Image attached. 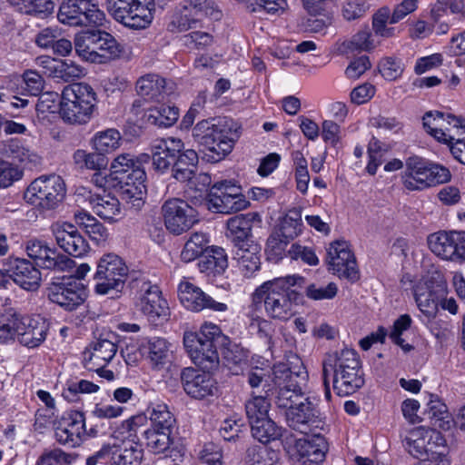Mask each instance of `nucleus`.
<instances>
[{"label":"nucleus","instance_id":"3","mask_svg":"<svg viewBox=\"0 0 465 465\" xmlns=\"http://www.w3.org/2000/svg\"><path fill=\"white\" fill-rule=\"evenodd\" d=\"M96 94L85 83L65 86L61 94L60 114L69 124H87L96 111Z\"/></svg>","mask_w":465,"mask_h":465},{"label":"nucleus","instance_id":"44","mask_svg":"<svg viewBox=\"0 0 465 465\" xmlns=\"http://www.w3.org/2000/svg\"><path fill=\"white\" fill-rule=\"evenodd\" d=\"M147 411L150 414V428L173 430L175 419L165 403L152 402Z\"/></svg>","mask_w":465,"mask_h":465},{"label":"nucleus","instance_id":"12","mask_svg":"<svg viewBox=\"0 0 465 465\" xmlns=\"http://www.w3.org/2000/svg\"><path fill=\"white\" fill-rule=\"evenodd\" d=\"M285 419L291 429L303 434H307L312 427L317 428L322 423L321 411L315 400L311 397L289 408L285 412Z\"/></svg>","mask_w":465,"mask_h":465},{"label":"nucleus","instance_id":"11","mask_svg":"<svg viewBox=\"0 0 465 465\" xmlns=\"http://www.w3.org/2000/svg\"><path fill=\"white\" fill-rule=\"evenodd\" d=\"M46 294L52 302L69 312L77 309L87 297L84 285L72 278L51 282L46 289Z\"/></svg>","mask_w":465,"mask_h":465},{"label":"nucleus","instance_id":"48","mask_svg":"<svg viewBox=\"0 0 465 465\" xmlns=\"http://www.w3.org/2000/svg\"><path fill=\"white\" fill-rule=\"evenodd\" d=\"M302 227V212L300 209L293 208L285 214L276 231L284 239L292 241L301 233Z\"/></svg>","mask_w":465,"mask_h":465},{"label":"nucleus","instance_id":"40","mask_svg":"<svg viewBox=\"0 0 465 465\" xmlns=\"http://www.w3.org/2000/svg\"><path fill=\"white\" fill-rule=\"evenodd\" d=\"M260 246L256 243L236 250L234 258L238 262L239 270L244 276L250 277L260 269Z\"/></svg>","mask_w":465,"mask_h":465},{"label":"nucleus","instance_id":"25","mask_svg":"<svg viewBox=\"0 0 465 465\" xmlns=\"http://www.w3.org/2000/svg\"><path fill=\"white\" fill-rule=\"evenodd\" d=\"M295 449L302 465H320L325 460L328 443L323 436L317 434L297 440Z\"/></svg>","mask_w":465,"mask_h":465},{"label":"nucleus","instance_id":"34","mask_svg":"<svg viewBox=\"0 0 465 465\" xmlns=\"http://www.w3.org/2000/svg\"><path fill=\"white\" fill-rule=\"evenodd\" d=\"M198 154L194 150L183 149L177 153L172 168L173 177L181 183H193V178L198 164Z\"/></svg>","mask_w":465,"mask_h":465},{"label":"nucleus","instance_id":"8","mask_svg":"<svg viewBox=\"0 0 465 465\" xmlns=\"http://www.w3.org/2000/svg\"><path fill=\"white\" fill-rule=\"evenodd\" d=\"M428 246L446 261L465 262V231H439L428 236Z\"/></svg>","mask_w":465,"mask_h":465},{"label":"nucleus","instance_id":"29","mask_svg":"<svg viewBox=\"0 0 465 465\" xmlns=\"http://www.w3.org/2000/svg\"><path fill=\"white\" fill-rule=\"evenodd\" d=\"M445 294L444 285L438 283L432 286L428 282L418 284L414 289V297L420 312L429 319L434 318L438 306Z\"/></svg>","mask_w":465,"mask_h":465},{"label":"nucleus","instance_id":"58","mask_svg":"<svg viewBox=\"0 0 465 465\" xmlns=\"http://www.w3.org/2000/svg\"><path fill=\"white\" fill-rule=\"evenodd\" d=\"M247 382L255 391L256 394H265L268 396L270 391V384L267 383V371L259 367H252L249 369L245 374Z\"/></svg>","mask_w":465,"mask_h":465},{"label":"nucleus","instance_id":"39","mask_svg":"<svg viewBox=\"0 0 465 465\" xmlns=\"http://www.w3.org/2000/svg\"><path fill=\"white\" fill-rule=\"evenodd\" d=\"M99 35L100 30H86L75 35L74 48L79 56L87 61L96 62Z\"/></svg>","mask_w":465,"mask_h":465},{"label":"nucleus","instance_id":"63","mask_svg":"<svg viewBox=\"0 0 465 465\" xmlns=\"http://www.w3.org/2000/svg\"><path fill=\"white\" fill-rule=\"evenodd\" d=\"M308 14L309 16L303 18L302 22V26L306 32L321 33L331 24V19L322 15V11L317 13L308 12Z\"/></svg>","mask_w":465,"mask_h":465},{"label":"nucleus","instance_id":"54","mask_svg":"<svg viewBox=\"0 0 465 465\" xmlns=\"http://www.w3.org/2000/svg\"><path fill=\"white\" fill-rule=\"evenodd\" d=\"M373 48L371 33L368 28L359 31L350 40H346L341 45L342 53L370 51Z\"/></svg>","mask_w":465,"mask_h":465},{"label":"nucleus","instance_id":"38","mask_svg":"<svg viewBox=\"0 0 465 465\" xmlns=\"http://www.w3.org/2000/svg\"><path fill=\"white\" fill-rule=\"evenodd\" d=\"M454 15L452 25H465V4L463 0H437L430 9L431 19L438 21L439 16H444L447 10Z\"/></svg>","mask_w":465,"mask_h":465},{"label":"nucleus","instance_id":"1","mask_svg":"<svg viewBox=\"0 0 465 465\" xmlns=\"http://www.w3.org/2000/svg\"><path fill=\"white\" fill-rule=\"evenodd\" d=\"M297 281H303V278L287 276L265 282L252 294L253 302H263L270 317L287 321L294 314V307L302 300V294L293 289Z\"/></svg>","mask_w":465,"mask_h":465},{"label":"nucleus","instance_id":"30","mask_svg":"<svg viewBox=\"0 0 465 465\" xmlns=\"http://www.w3.org/2000/svg\"><path fill=\"white\" fill-rule=\"evenodd\" d=\"M117 345L108 338L100 337L93 341L84 352V365L87 370L107 365L115 356Z\"/></svg>","mask_w":465,"mask_h":465},{"label":"nucleus","instance_id":"5","mask_svg":"<svg viewBox=\"0 0 465 465\" xmlns=\"http://www.w3.org/2000/svg\"><path fill=\"white\" fill-rule=\"evenodd\" d=\"M57 19L69 26H102L105 14L92 0H64L59 6Z\"/></svg>","mask_w":465,"mask_h":465},{"label":"nucleus","instance_id":"42","mask_svg":"<svg viewBox=\"0 0 465 465\" xmlns=\"http://www.w3.org/2000/svg\"><path fill=\"white\" fill-rule=\"evenodd\" d=\"M150 156L143 154L141 159L135 160L134 155L130 153H123L118 155L111 163L110 172L114 179L119 181L120 177L131 176L130 173L133 170L143 169L142 167V161L148 162Z\"/></svg>","mask_w":465,"mask_h":465},{"label":"nucleus","instance_id":"23","mask_svg":"<svg viewBox=\"0 0 465 465\" xmlns=\"http://www.w3.org/2000/svg\"><path fill=\"white\" fill-rule=\"evenodd\" d=\"M6 271L11 279L25 290H36L41 282L40 271L25 259L9 258Z\"/></svg>","mask_w":465,"mask_h":465},{"label":"nucleus","instance_id":"15","mask_svg":"<svg viewBox=\"0 0 465 465\" xmlns=\"http://www.w3.org/2000/svg\"><path fill=\"white\" fill-rule=\"evenodd\" d=\"M178 296L183 307L192 312H198L204 309L225 312L228 308L224 302H216L201 288L186 281L179 284Z\"/></svg>","mask_w":465,"mask_h":465},{"label":"nucleus","instance_id":"37","mask_svg":"<svg viewBox=\"0 0 465 465\" xmlns=\"http://www.w3.org/2000/svg\"><path fill=\"white\" fill-rule=\"evenodd\" d=\"M208 209L219 213H231L244 210L249 202L246 199H237L225 195L222 191L210 190L207 199Z\"/></svg>","mask_w":465,"mask_h":465},{"label":"nucleus","instance_id":"27","mask_svg":"<svg viewBox=\"0 0 465 465\" xmlns=\"http://www.w3.org/2000/svg\"><path fill=\"white\" fill-rule=\"evenodd\" d=\"M259 215L257 213H246L231 217L227 221V237L237 249L254 244L252 241V223Z\"/></svg>","mask_w":465,"mask_h":465},{"label":"nucleus","instance_id":"18","mask_svg":"<svg viewBox=\"0 0 465 465\" xmlns=\"http://www.w3.org/2000/svg\"><path fill=\"white\" fill-rule=\"evenodd\" d=\"M181 381L184 391L197 400L213 396L218 391L216 381L205 371L201 373L193 368H185L182 371Z\"/></svg>","mask_w":465,"mask_h":465},{"label":"nucleus","instance_id":"32","mask_svg":"<svg viewBox=\"0 0 465 465\" xmlns=\"http://www.w3.org/2000/svg\"><path fill=\"white\" fill-rule=\"evenodd\" d=\"M25 326L18 336V341L28 348L38 347L45 340L48 331V324L39 317L25 315Z\"/></svg>","mask_w":465,"mask_h":465},{"label":"nucleus","instance_id":"19","mask_svg":"<svg viewBox=\"0 0 465 465\" xmlns=\"http://www.w3.org/2000/svg\"><path fill=\"white\" fill-rule=\"evenodd\" d=\"M51 230L57 245L69 255L80 257L87 252L88 244L74 224L56 223Z\"/></svg>","mask_w":465,"mask_h":465},{"label":"nucleus","instance_id":"47","mask_svg":"<svg viewBox=\"0 0 465 465\" xmlns=\"http://www.w3.org/2000/svg\"><path fill=\"white\" fill-rule=\"evenodd\" d=\"M271 403L265 394L252 391V399L245 403V411L250 425L268 416Z\"/></svg>","mask_w":465,"mask_h":465},{"label":"nucleus","instance_id":"60","mask_svg":"<svg viewBox=\"0 0 465 465\" xmlns=\"http://www.w3.org/2000/svg\"><path fill=\"white\" fill-rule=\"evenodd\" d=\"M75 457L60 449L45 450L38 458L35 465H70Z\"/></svg>","mask_w":465,"mask_h":465},{"label":"nucleus","instance_id":"35","mask_svg":"<svg viewBox=\"0 0 465 465\" xmlns=\"http://www.w3.org/2000/svg\"><path fill=\"white\" fill-rule=\"evenodd\" d=\"M198 267L201 272L207 275H221L228 267V258L225 250L218 246L208 247L200 258Z\"/></svg>","mask_w":465,"mask_h":465},{"label":"nucleus","instance_id":"49","mask_svg":"<svg viewBox=\"0 0 465 465\" xmlns=\"http://www.w3.org/2000/svg\"><path fill=\"white\" fill-rule=\"evenodd\" d=\"M171 433L172 430L148 428L143 432L147 448L154 454L164 452L172 443Z\"/></svg>","mask_w":465,"mask_h":465},{"label":"nucleus","instance_id":"43","mask_svg":"<svg viewBox=\"0 0 465 465\" xmlns=\"http://www.w3.org/2000/svg\"><path fill=\"white\" fill-rule=\"evenodd\" d=\"M98 45L96 49V62L105 63L120 56L123 52V46L111 34L100 30L98 36Z\"/></svg>","mask_w":465,"mask_h":465},{"label":"nucleus","instance_id":"64","mask_svg":"<svg viewBox=\"0 0 465 465\" xmlns=\"http://www.w3.org/2000/svg\"><path fill=\"white\" fill-rule=\"evenodd\" d=\"M199 21L190 17L188 15L175 13L167 25V30L171 33H182L198 27Z\"/></svg>","mask_w":465,"mask_h":465},{"label":"nucleus","instance_id":"61","mask_svg":"<svg viewBox=\"0 0 465 465\" xmlns=\"http://www.w3.org/2000/svg\"><path fill=\"white\" fill-rule=\"evenodd\" d=\"M338 287L334 282H330L327 285L318 283H311L306 287V296L314 301L331 300L336 296Z\"/></svg>","mask_w":465,"mask_h":465},{"label":"nucleus","instance_id":"53","mask_svg":"<svg viewBox=\"0 0 465 465\" xmlns=\"http://www.w3.org/2000/svg\"><path fill=\"white\" fill-rule=\"evenodd\" d=\"M73 158L76 164L90 170H104L108 164L105 154L97 151L95 153H86L84 150H77L74 152Z\"/></svg>","mask_w":465,"mask_h":465},{"label":"nucleus","instance_id":"20","mask_svg":"<svg viewBox=\"0 0 465 465\" xmlns=\"http://www.w3.org/2000/svg\"><path fill=\"white\" fill-rule=\"evenodd\" d=\"M35 63L43 69V74L64 82H72L84 75V69L70 59H54L50 56H39Z\"/></svg>","mask_w":465,"mask_h":465},{"label":"nucleus","instance_id":"16","mask_svg":"<svg viewBox=\"0 0 465 465\" xmlns=\"http://www.w3.org/2000/svg\"><path fill=\"white\" fill-rule=\"evenodd\" d=\"M131 176L120 177L116 181L115 189L121 198L132 208L139 210L144 203L146 173L144 169L133 170Z\"/></svg>","mask_w":465,"mask_h":465},{"label":"nucleus","instance_id":"45","mask_svg":"<svg viewBox=\"0 0 465 465\" xmlns=\"http://www.w3.org/2000/svg\"><path fill=\"white\" fill-rule=\"evenodd\" d=\"M277 394L275 403L279 408L288 410L301 401H307L309 397L304 391V380L296 384L297 389L287 388L286 386H276Z\"/></svg>","mask_w":465,"mask_h":465},{"label":"nucleus","instance_id":"13","mask_svg":"<svg viewBox=\"0 0 465 465\" xmlns=\"http://www.w3.org/2000/svg\"><path fill=\"white\" fill-rule=\"evenodd\" d=\"M327 259L329 270H332L340 278L358 280L356 260L346 241L331 242L327 251Z\"/></svg>","mask_w":465,"mask_h":465},{"label":"nucleus","instance_id":"31","mask_svg":"<svg viewBox=\"0 0 465 465\" xmlns=\"http://www.w3.org/2000/svg\"><path fill=\"white\" fill-rule=\"evenodd\" d=\"M430 163L419 156L409 157L402 176L408 190H423L429 187Z\"/></svg>","mask_w":465,"mask_h":465},{"label":"nucleus","instance_id":"17","mask_svg":"<svg viewBox=\"0 0 465 465\" xmlns=\"http://www.w3.org/2000/svg\"><path fill=\"white\" fill-rule=\"evenodd\" d=\"M134 284V287L138 288L140 292L143 312L152 321L159 318L166 319L169 307L166 300L162 297L159 287L144 280H136Z\"/></svg>","mask_w":465,"mask_h":465},{"label":"nucleus","instance_id":"14","mask_svg":"<svg viewBox=\"0 0 465 465\" xmlns=\"http://www.w3.org/2000/svg\"><path fill=\"white\" fill-rule=\"evenodd\" d=\"M183 345L191 360L203 371L210 372L218 367L219 355L212 341H203L196 332H185Z\"/></svg>","mask_w":465,"mask_h":465},{"label":"nucleus","instance_id":"52","mask_svg":"<svg viewBox=\"0 0 465 465\" xmlns=\"http://www.w3.org/2000/svg\"><path fill=\"white\" fill-rule=\"evenodd\" d=\"M207 242L208 241L204 233L194 232L192 234L181 252L182 261L190 262L200 256L202 257L208 248L206 246Z\"/></svg>","mask_w":465,"mask_h":465},{"label":"nucleus","instance_id":"36","mask_svg":"<svg viewBox=\"0 0 465 465\" xmlns=\"http://www.w3.org/2000/svg\"><path fill=\"white\" fill-rule=\"evenodd\" d=\"M136 91L140 96L153 101H161L169 93L165 79L155 74L140 77L136 82Z\"/></svg>","mask_w":465,"mask_h":465},{"label":"nucleus","instance_id":"22","mask_svg":"<svg viewBox=\"0 0 465 465\" xmlns=\"http://www.w3.org/2000/svg\"><path fill=\"white\" fill-rule=\"evenodd\" d=\"M443 437L436 430L418 428L410 432L404 440V445L408 449L409 452L416 457L420 458L423 454L431 452V457H437L439 453H436L432 450L433 445L442 444Z\"/></svg>","mask_w":465,"mask_h":465},{"label":"nucleus","instance_id":"56","mask_svg":"<svg viewBox=\"0 0 465 465\" xmlns=\"http://www.w3.org/2000/svg\"><path fill=\"white\" fill-rule=\"evenodd\" d=\"M120 134L115 129L101 132L93 139L95 151L104 154L114 152L119 146Z\"/></svg>","mask_w":465,"mask_h":465},{"label":"nucleus","instance_id":"26","mask_svg":"<svg viewBox=\"0 0 465 465\" xmlns=\"http://www.w3.org/2000/svg\"><path fill=\"white\" fill-rule=\"evenodd\" d=\"M107 11L119 23L133 29L145 28L152 22L150 17L134 11L135 5L124 0H106Z\"/></svg>","mask_w":465,"mask_h":465},{"label":"nucleus","instance_id":"28","mask_svg":"<svg viewBox=\"0 0 465 465\" xmlns=\"http://www.w3.org/2000/svg\"><path fill=\"white\" fill-rule=\"evenodd\" d=\"M183 143L180 139H158L152 143L153 165L159 172H165L175 160V156L183 149Z\"/></svg>","mask_w":465,"mask_h":465},{"label":"nucleus","instance_id":"10","mask_svg":"<svg viewBox=\"0 0 465 465\" xmlns=\"http://www.w3.org/2000/svg\"><path fill=\"white\" fill-rule=\"evenodd\" d=\"M28 256L36 266L54 272H69L75 266L73 259L51 248L45 242L31 240L26 245Z\"/></svg>","mask_w":465,"mask_h":465},{"label":"nucleus","instance_id":"21","mask_svg":"<svg viewBox=\"0 0 465 465\" xmlns=\"http://www.w3.org/2000/svg\"><path fill=\"white\" fill-rule=\"evenodd\" d=\"M56 440L63 445L75 447L82 442L85 435V419L81 411H70L54 428Z\"/></svg>","mask_w":465,"mask_h":465},{"label":"nucleus","instance_id":"59","mask_svg":"<svg viewBox=\"0 0 465 465\" xmlns=\"http://www.w3.org/2000/svg\"><path fill=\"white\" fill-rule=\"evenodd\" d=\"M445 114L436 111V112H428L424 114L423 120V127L425 130L435 137L438 140V136L440 135V133L448 131L450 133V129L446 127L445 124Z\"/></svg>","mask_w":465,"mask_h":465},{"label":"nucleus","instance_id":"9","mask_svg":"<svg viewBox=\"0 0 465 465\" xmlns=\"http://www.w3.org/2000/svg\"><path fill=\"white\" fill-rule=\"evenodd\" d=\"M166 229L180 235L191 229L198 221V212L185 201L178 198L167 200L162 206Z\"/></svg>","mask_w":465,"mask_h":465},{"label":"nucleus","instance_id":"51","mask_svg":"<svg viewBox=\"0 0 465 465\" xmlns=\"http://www.w3.org/2000/svg\"><path fill=\"white\" fill-rule=\"evenodd\" d=\"M179 118V110L175 106L162 104L159 107L150 109L147 122L159 127H170Z\"/></svg>","mask_w":465,"mask_h":465},{"label":"nucleus","instance_id":"2","mask_svg":"<svg viewBox=\"0 0 465 465\" xmlns=\"http://www.w3.org/2000/svg\"><path fill=\"white\" fill-rule=\"evenodd\" d=\"M240 135L238 124L226 117L200 121L193 129L194 140L215 154L211 156L213 161L229 154Z\"/></svg>","mask_w":465,"mask_h":465},{"label":"nucleus","instance_id":"24","mask_svg":"<svg viewBox=\"0 0 465 465\" xmlns=\"http://www.w3.org/2000/svg\"><path fill=\"white\" fill-rule=\"evenodd\" d=\"M290 366L288 363L279 362L272 367V380L275 386H286L297 389L296 384L304 380V391L308 388L309 375L300 358L294 357Z\"/></svg>","mask_w":465,"mask_h":465},{"label":"nucleus","instance_id":"33","mask_svg":"<svg viewBox=\"0 0 465 465\" xmlns=\"http://www.w3.org/2000/svg\"><path fill=\"white\" fill-rule=\"evenodd\" d=\"M94 213L100 218L107 221H117L121 217V205L119 200L111 193H92L88 198Z\"/></svg>","mask_w":465,"mask_h":465},{"label":"nucleus","instance_id":"55","mask_svg":"<svg viewBox=\"0 0 465 465\" xmlns=\"http://www.w3.org/2000/svg\"><path fill=\"white\" fill-rule=\"evenodd\" d=\"M248 357V351L237 344L231 345L224 352L227 366L235 375L240 373L239 371H242L243 367L247 365Z\"/></svg>","mask_w":465,"mask_h":465},{"label":"nucleus","instance_id":"41","mask_svg":"<svg viewBox=\"0 0 465 465\" xmlns=\"http://www.w3.org/2000/svg\"><path fill=\"white\" fill-rule=\"evenodd\" d=\"M250 426L252 437L264 444L279 440L283 431V429L278 426L269 416L254 421Z\"/></svg>","mask_w":465,"mask_h":465},{"label":"nucleus","instance_id":"46","mask_svg":"<svg viewBox=\"0 0 465 465\" xmlns=\"http://www.w3.org/2000/svg\"><path fill=\"white\" fill-rule=\"evenodd\" d=\"M148 358L155 368H163L171 361L169 344L163 338L153 337L148 341Z\"/></svg>","mask_w":465,"mask_h":465},{"label":"nucleus","instance_id":"57","mask_svg":"<svg viewBox=\"0 0 465 465\" xmlns=\"http://www.w3.org/2000/svg\"><path fill=\"white\" fill-rule=\"evenodd\" d=\"M290 242V240L282 237L276 230L273 231L268 237L266 242L265 252L268 259L273 262H278L282 259L285 255L286 247Z\"/></svg>","mask_w":465,"mask_h":465},{"label":"nucleus","instance_id":"50","mask_svg":"<svg viewBox=\"0 0 465 465\" xmlns=\"http://www.w3.org/2000/svg\"><path fill=\"white\" fill-rule=\"evenodd\" d=\"M247 9L258 17L263 18L268 15L282 14L286 5L285 0H245Z\"/></svg>","mask_w":465,"mask_h":465},{"label":"nucleus","instance_id":"4","mask_svg":"<svg viewBox=\"0 0 465 465\" xmlns=\"http://www.w3.org/2000/svg\"><path fill=\"white\" fill-rule=\"evenodd\" d=\"M364 385L363 372L357 352L352 349L336 351L333 389L339 395L354 393Z\"/></svg>","mask_w":465,"mask_h":465},{"label":"nucleus","instance_id":"7","mask_svg":"<svg viewBox=\"0 0 465 465\" xmlns=\"http://www.w3.org/2000/svg\"><path fill=\"white\" fill-rule=\"evenodd\" d=\"M127 273L128 268L118 255L114 253L103 255L98 261L94 275L95 292L104 295L109 294L111 291H121Z\"/></svg>","mask_w":465,"mask_h":465},{"label":"nucleus","instance_id":"62","mask_svg":"<svg viewBox=\"0 0 465 465\" xmlns=\"http://www.w3.org/2000/svg\"><path fill=\"white\" fill-rule=\"evenodd\" d=\"M277 454L265 447H252L247 450L246 462L248 465H272Z\"/></svg>","mask_w":465,"mask_h":465},{"label":"nucleus","instance_id":"6","mask_svg":"<svg viewBox=\"0 0 465 465\" xmlns=\"http://www.w3.org/2000/svg\"><path fill=\"white\" fill-rule=\"evenodd\" d=\"M25 196L42 210H54L65 196V185L58 175L41 176L31 183Z\"/></svg>","mask_w":465,"mask_h":465}]
</instances>
